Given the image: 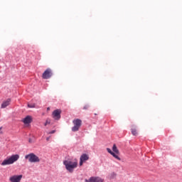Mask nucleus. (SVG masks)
<instances>
[{
    "label": "nucleus",
    "instance_id": "f257e3e1",
    "mask_svg": "<svg viewBox=\"0 0 182 182\" xmlns=\"http://www.w3.org/2000/svg\"><path fill=\"white\" fill-rule=\"evenodd\" d=\"M63 164L69 173H73L75 168L77 167V159L65 160L63 161Z\"/></svg>",
    "mask_w": 182,
    "mask_h": 182
},
{
    "label": "nucleus",
    "instance_id": "f03ea898",
    "mask_svg": "<svg viewBox=\"0 0 182 182\" xmlns=\"http://www.w3.org/2000/svg\"><path fill=\"white\" fill-rule=\"evenodd\" d=\"M19 154H13L5 159L1 163V166H11L14 163H16L19 160Z\"/></svg>",
    "mask_w": 182,
    "mask_h": 182
},
{
    "label": "nucleus",
    "instance_id": "7ed1b4c3",
    "mask_svg": "<svg viewBox=\"0 0 182 182\" xmlns=\"http://www.w3.org/2000/svg\"><path fill=\"white\" fill-rule=\"evenodd\" d=\"M107 151H108V153L111 154V156H113L114 158L118 160L119 161H122V158H120L119 156L120 151H119V149H117V146H116V144H114L112 146V149H110V148H107Z\"/></svg>",
    "mask_w": 182,
    "mask_h": 182
},
{
    "label": "nucleus",
    "instance_id": "20e7f679",
    "mask_svg": "<svg viewBox=\"0 0 182 182\" xmlns=\"http://www.w3.org/2000/svg\"><path fill=\"white\" fill-rule=\"evenodd\" d=\"M25 159L26 160H28L29 163H39V161H41L39 156H36V154L33 153L26 155Z\"/></svg>",
    "mask_w": 182,
    "mask_h": 182
},
{
    "label": "nucleus",
    "instance_id": "39448f33",
    "mask_svg": "<svg viewBox=\"0 0 182 182\" xmlns=\"http://www.w3.org/2000/svg\"><path fill=\"white\" fill-rule=\"evenodd\" d=\"M74 126L72 128L73 132H77L79 129H80V126H82V120L79 119H74L73 122Z\"/></svg>",
    "mask_w": 182,
    "mask_h": 182
},
{
    "label": "nucleus",
    "instance_id": "423d86ee",
    "mask_svg": "<svg viewBox=\"0 0 182 182\" xmlns=\"http://www.w3.org/2000/svg\"><path fill=\"white\" fill-rule=\"evenodd\" d=\"M23 175H13L10 176L9 181L10 182H21L22 180Z\"/></svg>",
    "mask_w": 182,
    "mask_h": 182
},
{
    "label": "nucleus",
    "instance_id": "0eeeda50",
    "mask_svg": "<svg viewBox=\"0 0 182 182\" xmlns=\"http://www.w3.org/2000/svg\"><path fill=\"white\" fill-rule=\"evenodd\" d=\"M86 182H105V179L99 177V176H92L88 180H85Z\"/></svg>",
    "mask_w": 182,
    "mask_h": 182
},
{
    "label": "nucleus",
    "instance_id": "6e6552de",
    "mask_svg": "<svg viewBox=\"0 0 182 182\" xmlns=\"http://www.w3.org/2000/svg\"><path fill=\"white\" fill-rule=\"evenodd\" d=\"M60 113H62L60 109L54 110L52 114L53 119L54 120H59V119H60Z\"/></svg>",
    "mask_w": 182,
    "mask_h": 182
},
{
    "label": "nucleus",
    "instance_id": "1a4fd4ad",
    "mask_svg": "<svg viewBox=\"0 0 182 182\" xmlns=\"http://www.w3.org/2000/svg\"><path fill=\"white\" fill-rule=\"evenodd\" d=\"M43 79H50V77H52V70L50 68H48L42 75Z\"/></svg>",
    "mask_w": 182,
    "mask_h": 182
},
{
    "label": "nucleus",
    "instance_id": "9d476101",
    "mask_svg": "<svg viewBox=\"0 0 182 182\" xmlns=\"http://www.w3.org/2000/svg\"><path fill=\"white\" fill-rule=\"evenodd\" d=\"M87 160H89V155L86 154H82L80 158V166H83V163H85V161H87Z\"/></svg>",
    "mask_w": 182,
    "mask_h": 182
},
{
    "label": "nucleus",
    "instance_id": "9b49d317",
    "mask_svg": "<svg viewBox=\"0 0 182 182\" xmlns=\"http://www.w3.org/2000/svg\"><path fill=\"white\" fill-rule=\"evenodd\" d=\"M32 120H33L32 116L28 115L24 119H22V122L24 124H29L32 123Z\"/></svg>",
    "mask_w": 182,
    "mask_h": 182
},
{
    "label": "nucleus",
    "instance_id": "f8f14e48",
    "mask_svg": "<svg viewBox=\"0 0 182 182\" xmlns=\"http://www.w3.org/2000/svg\"><path fill=\"white\" fill-rule=\"evenodd\" d=\"M11 105V99H7L6 101L3 102L1 104V109H5V107H8Z\"/></svg>",
    "mask_w": 182,
    "mask_h": 182
},
{
    "label": "nucleus",
    "instance_id": "ddd939ff",
    "mask_svg": "<svg viewBox=\"0 0 182 182\" xmlns=\"http://www.w3.org/2000/svg\"><path fill=\"white\" fill-rule=\"evenodd\" d=\"M132 133L133 136H137V131L136 130V129H132Z\"/></svg>",
    "mask_w": 182,
    "mask_h": 182
},
{
    "label": "nucleus",
    "instance_id": "4468645a",
    "mask_svg": "<svg viewBox=\"0 0 182 182\" xmlns=\"http://www.w3.org/2000/svg\"><path fill=\"white\" fill-rule=\"evenodd\" d=\"M48 124H50V119H47L44 124V126H48Z\"/></svg>",
    "mask_w": 182,
    "mask_h": 182
},
{
    "label": "nucleus",
    "instance_id": "2eb2a0df",
    "mask_svg": "<svg viewBox=\"0 0 182 182\" xmlns=\"http://www.w3.org/2000/svg\"><path fill=\"white\" fill-rule=\"evenodd\" d=\"M109 177H110V178H114V177H116V173H112Z\"/></svg>",
    "mask_w": 182,
    "mask_h": 182
},
{
    "label": "nucleus",
    "instance_id": "dca6fc26",
    "mask_svg": "<svg viewBox=\"0 0 182 182\" xmlns=\"http://www.w3.org/2000/svg\"><path fill=\"white\" fill-rule=\"evenodd\" d=\"M28 107H30V108H33V107H35V104H33V105L28 104Z\"/></svg>",
    "mask_w": 182,
    "mask_h": 182
},
{
    "label": "nucleus",
    "instance_id": "f3484780",
    "mask_svg": "<svg viewBox=\"0 0 182 182\" xmlns=\"http://www.w3.org/2000/svg\"><path fill=\"white\" fill-rule=\"evenodd\" d=\"M55 132H56L55 130H53V131L48 132V134H53L55 133Z\"/></svg>",
    "mask_w": 182,
    "mask_h": 182
},
{
    "label": "nucleus",
    "instance_id": "a211bd4d",
    "mask_svg": "<svg viewBox=\"0 0 182 182\" xmlns=\"http://www.w3.org/2000/svg\"><path fill=\"white\" fill-rule=\"evenodd\" d=\"M49 140H50V136H48V137L46 138V141H49Z\"/></svg>",
    "mask_w": 182,
    "mask_h": 182
},
{
    "label": "nucleus",
    "instance_id": "6ab92c4d",
    "mask_svg": "<svg viewBox=\"0 0 182 182\" xmlns=\"http://www.w3.org/2000/svg\"><path fill=\"white\" fill-rule=\"evenodd\" d=\"M2 127H0V134H2Z\"/></svg>",
    "mask_w": 182,
    "mask_h": 182
},
{
    "label": "nucleus",
    "instance_id": "aec40b11",
    "mask_svg": "<svg viewBox=\"0 0 182 182\" xmlns=\"http://www.w3.org/2000/svg\"><path fill=\"white\" fill-rule=\"evenodd\" d=\"M89 107V106L86 105L85 107H84V109H87Z\"/></svg>",
    "mask_w": 182,
    "mask_h": 182
},
{
    "label": "nucleus",
    "instance_id": "412c9836",
    "mask_svg": "<svg viewBox=\"0 0 182 182\" xmlns=\"http://www.w3.org/2000/svg\"><path fill=\"white\" fill-rule=\"evenodd\" d=\"M47 110H50V108L48 107V108H47Z\"/></svg>",
    "mask_w": 182,
    "mask_h": 182
},
{
    "label": "nucleus",
    "instance_id": "4be33fe9",
    "mask_svg": "<svg viewBox=\"0 0 182 182\" xmlns=\"http://www.w3.org/2000/svg\"><path fill=\"white\" fill-rule=\"evenodd\" d=\"M31 140L30 139V140H29V143H31Z\"/></svg>",
    "mask_w": 182,
    "mask_h": 182
}]
</instances>
